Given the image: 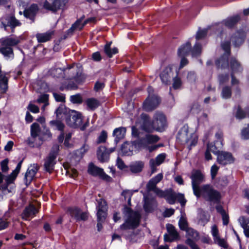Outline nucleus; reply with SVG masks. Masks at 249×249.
<instances>
[{
	"mask_svg": "<svg viewBox=\"0 0 249 249\" xmlns=\"http://www.w3.org/2000/svg\"><path fill=\"white\" fill-rule=\"evenodd\" d=\"M30 132L31 136L27 139V142L31 147L39 146L44 141L50 139L52 137V134L48 130L43 134L39 125L36 123L31 125Z\"/></svg>",
	"mask_w": 249,
	"mask_h": 249,
	"instance_id": "obj_3",
	"label": "nucleus"
},
{
	"mask_svg": "<svg viewBox=\"0 0 249 249\" xmlns=\"http://www.w3.org/2000/svg\"><path fill=\"white\" fill-rule=\"evenodd\" d=\"M235 116L237 119H242L246 116V113L239 107L236 111Z\"/></svg>",
	"mask_w": 249,
	"mask_h": 249,
	"instance_id": "obj_58",
	"label": "nucleus"
},
{
	"mask_svg": "<svg viewBox=\"0 0 249 249\" xmlns=\"http://www.w3.org/2000/svg\"><path fill=\"white\" fill-rule=\"evenodd\" d=\"M80 210L78 208H70L68 210V213L72 217H74L76 220L79 216L80 214Z\"/></svg>",
	"mask_w": 249,
	"mask_h": 249,
	"instance_id": "obj_42",
	"label": "nucleus"
},
{
	"mask_svg": "<svg viewBox=\"0 0 249 249\" xmlns=\"http://www.w3.org/2000/svg\"><path fill=\"white\" fill-rule=\"evenodd\" d=\"M181 85V81L179 78L176 76L173 79V87L174 89H178Z\"/></svg>",
	"mask_w": 249,
	"mask_h": 249,
	"instance_id": "obj_60",
	"label": "nucleus"
},
{
	"mask_svg": "<svg viewBox=\"0 0 249 249\" xmlns=\"http://www.w3.org/2000/svg\"><path fill=\"white\" fill-rule=\"evenodd\" d=\"M240 19L239 15L229 18L223 21V24L228 27L233 26Z\"/></svg>",
	"mask_w": 249,
	"mask_h": 249,
	"instance_id": "obj_35",
	"label": "nucleus"
},
{
	"mask_svg": "<svg viewBox=\"0 0 249 249\" xmlns=\"http://www.w3.org/2000/svg\"><path fill=\"white\" fill-rule=\"evenodd\" d=\"M180 203L182 206L185 205L186 200L184 198V196L182 194H176V200Z\"/></svg>",
	"mask_w": 249,
	"mask_h": 249,
	"instance_id": "obj_62",
	"label": "nucleus"
},
{
	"mask_svg": "<svg viewBox=\"0 0 249 249\" xmlns=\"http://www.w3.org/2000/svg\"><path fill=\"white\" fill-rule=\"evenodd\" d=\"M107 132L105 130L102 131L101 133L97 138L96 143L97 144H99L106 142L107 139Z\"/></svg>",
	"mask_w": 249,
	"mask_h": 249,
	"instance_id": "obj_48",
	"label": "nucleus"
},
{
	"mask_svg": "<svg viewBox=\"0 0 249 249\" xmlns=\"http://www.w3.org/2000/svg\"><path fill=\"white\" fill-rule=\"evenodd\" d=\"M191 178L194 194L198 195V190L201 187L199 185L204 181V176L200 171L196 170L192 173Z\"/></svg>",
	"mask_w": 249,
	"mask_h": 249,
	"instance_id": "obj_8",
	"label": "nucleus"
},
{
	"mask_svg": "<svg viewBox=\"0 0 249 249\" xmlns=\"http://www.w3.org/2000/svg\"><path fill=\"white\" fill-rule=\"evenodd\" d=\"M56 162L55 156L52 154H49L44 160V166L45 170L49 173H51L54 169V165Z\"/></svg>",
	"mask_w": 249,
	"mask_h": 249,
	"instance_id": "obj_23",
	"label": "nucleus"
},
{
	"mask_svg": "<svg viewBox=\"0 0 249 249\" xmlns=\"http://www.w3.org/2000/svg\"><path fill=\"white\" fill-rule=\"evenodd\" d=\"M190 51L191 43L187 42L178 49V55L180 57H185L189 54Z\"/></svg>",
	"mask_w": 249,
	"mask_h": 249,
	"instance_id": "obj_32",
	"label": "nucleus"
},
{
	"mask_svg": "<svg viewBox=\"0 0 249 249\" xmlns=\"http://www.w3.org/2000/svg\"><path fill=\"white\" fill-rule=\"evenodd\" d=\"M247 31V28L244 27L238 30L232 36L231 40L235 47H238L243 43Z\"/></svg>",
	"mask_w": 249,
	"mask_h": 249,
	"instance_id": "obj_13",
	"label": "nucleus"
},
{
	"mask_svg": "<svg viewBox=\"0 0 249 249\" xmlns=\"http://www.w3.org/2000/svg\"><path fill=\"white\" fill-rule=\"evenodd\" d=\"M172 75L173 72L171 68L167 67L161 73L160 77L162 83L168 84Z\"/></svg>",
	"mask_w": 249,
	"mask_h": 249,
	"instance_id": "obj_29",
	"label": "nucleus"
},
{
	"mask_svg": "<svg viewBox=\"0 0 249 249\" xmlns=\"http://www.w3.org/2000/svg\"><path fill=\"white\" fill-rule=\"evenodd\" d=\"M88 172L89 174L93 176H98L103 179L109 180L111 178L107 175L102 168H99L93 163H90L89 165Z\"/></svg>",
	"mask_w": 249,
	"mask_h": 249,
	"instance_id": "obj_14",
	"label": "nucleus"
},
{
	"mask_svg": "<svg viewBox=\"0 0 249 249\" xmlns=\"http://www.w3.org/2000/svg\"><path fill=\"white\" fill-rule=\"evenodd\" d=\"M38 170V166L37 164H33L28 167L24 177L26 185H28L31 182Z\"/></svg>",
	"mask_w": 249,
	"mask_h": 249,
	"instance_id": "obj_19",
	"label": "nucleus"
},
{
	"mask_svg": "<svg viewBox=\"0 0 249 249\" xmlns=\"http://www.w3.org/2000/svg\"><path fill=\"white\" fill-rule=\"evenodd\" d=\"M27 108L28 110L34 113H37L39 111V107L32 103L29 104Z\"/></svg>",
	"mask_w": 249,
	"mask_h": 249,
	"instance_id": "obj_55",
	"label": "nucleus"
},
{
	"mask_svg": "<svg viewBox=\"0 0 249 249\" xmlns=\"http://www.w3.org/2000/svg\"><path fill=\"white\" fill-rule=\"evenodd\" d=\"M126 129L124 127H119L114 129L113 134L115 137V142L117 143L120 140L123 139L125 134Z\"/></svg>",
	"mask_w": 249,
	"mask_h": 249,
	"instance_id": "obj_34",
	"label": "nucleus"
},
{
	"mask_svg": "<svg viewBox=\"0 0 249 249\" xmlns=\"http://www.w3.org/2000/svg\"><path fill=\"white\" fill-rule=\"evenodd\" d=\"M110 45V43L107 44L104 48L105 53L109 57H112L113 54L118 53V49L116 48L111 49Z\"/></svg>",
	"mask_w": 249,
	"mask_h": 249,
	"instance_id": "obj_38",
	"label": "nucleus"
},
{
	"mask_svg": "<svg viewBox=\"0 0 249 249\" xmlns=\"http://www.w3.org/2000/svg\"><path fill=\"white\" fill-rule=\"evenodd\" d=\"M70 101L73 104H80L82 102V98L80 94L71 95Z\"/></svg>",
	"mask_w": 249,
	"mask_h": 249,
	"instance_id": "obj_52",
	"label": "nucleus"
},
{
	"mask_svg": "<svg viewBox=\"0 0 249 249\" xmlns=\"http://www.w3.org/2000/svg\"><path fill=\"white\" fill-rule=\"evenodd\" d=\"M177 139L182 144H187L190 149L197 142V136L195 133L190 132L188 125H184L179 131Z\"/></svg>",
	"mask_w": 249,
	"mask_h": 249,
	"instance_id": "obj_5",
	"label": "nucleus"
},
{
	"mask_svg": "<svg viewBox=\"0 0 249 249\" xmlns=\"http://www.w3.org/2000/svg\"><path fill=\"white\" fill-rule=\"evenodd\" d=\"M122 195L124 196L125 200L128 199V203L130 204L131 201V197L132 195V192L129 190H125L122 192Z\"/></svg>",
	"mask_w": 249,
	"mask_h": 249,
	"instance_id": "obj_59",
	"label": "nucleus"
},
{
	"mask_svg": "<svg viewBox=\"0 0 249 249\" xmlns=\"http://www.w3.org/2000/svg\"><path fill=\"white\" fill-rule=\"evenodd\" d=\"M69 72L71 73L70 78L74 79L75 82L79 84L82 82L84 77L82 73V68L79 65L73 64L69 68Z\"/></svg>",
	"mask_w": 249,
	"mask_h": 249,
	"instance_id": "obj_12",
	"label": "nucleus"
},
{
	"mask_svg": "<svg viewBox=\"0 0 249 249\" xmlns=\"http://www.w3.org/2000/svg\"><path fill=\"white\" fill-rule=\"evenodd\" d=\"M238 221L243 229L249 228V218L244 216H241L239 218Z\"/></svg>",
	"mask_w": 249,
	"mask_h": 249,
	"instance_id": "obj_45",
	"label": "nucleus"
},
{
	"mask_svg": "<svg viewBox=\"0 0 249 249\" xmlns=\"http://www.w3.org/2000/svg\"><path fill=\"white\" fill-rule=\"evenodd\" d=\"M207 32L208 29H206L198 31L196 35V40H198L206 36Z\"/></svg>",
	"mask_w": 249,
	"mask_h": 249,
	"instance_id": "obj_57",
	"label": "nucleus"
},
{
	"mask_svg": "<svg viewBox=\"0 0 249 249\" xmlns=\"http://www.w3.org/2000/svg\"><path fill=\"white\" fill-rule=\"evenodd\" d=\"M106 210H97V215L98 220L99 221H104L106 216Z\"/></svg>",
	"mask_w": 249,
	"mask_h": 249,
	"instance_id": "obj_54",
	"label": "nucleus"
},
{
	"mask_svg": "<svg viewBox=\"0 0 249 249\" xmlns=\"http://www.w3.org/2000/svg\"><path fill=\"white\" fill-rule=\"evenodd\" d=\"M159 98L155 95L148 96L143 104V107L145 110L149 111L155 109L160 104Z\"/></svg>",
	"mask_w": 249,
	"mask_h": 249,
	"instance_id": "obj_16",
	"label": "nucleus"
},
{
	"mask_svg": "<svg viewBox=\"0 0 249 249\" xmlns=\"http://www.w3.org/2000/svg\"><path fill=\"white\" fill-rule=\"evenodd\" d=\"M54 32L53 30H49L44 33H38L36 35V37L38 42H45L51 39Z\"/></svg>",
	"mask_w": 249,
	"mask_h": 249,
	"instance_id": "obj_26",
	"label": "nucleus"
},
{
	"mask_svg": "<svg viewBox=\"0 0 249 249\" xmlns=\"http://www.w3.org/2000/svg\"><path fill=\"white\" fill-rule=\"evenodd\" d=\"M221 47L224 53L219 59L216 61V65L219 68H227L229 66L228 57L230 54V42L229 41L222 42Z\"/></svg>",
	"mask_w": 249,
	"mask_h": 249,
	"instance_id": "obj_7",
	"label": "nucleus"
},
{
	"mask_svg": "<svg viewBox=\"0 0 249 249\" xmlns=\"http://www.w3.org/2000/svg\"><path fill=\"white\" fill-rule=\"evenodd\" d=\"M38 8L36 4H32L28 9L23 11L24 17L31 20V23L34 21L35 18L38 11Z\"/></svg>",
	"mask_w": 249,
	"mask_h": 249,
	"instance_id": "obj_21",
	"label": "nucleus"
},
{
	"mask_svg": "<svg viewBox=\"0 0 249 249\" xmlns=\"http://www.w3.org/2000/svg\"><path fill=\"white\" fill-rule=\"evenodd\" d=\"M137 144V142H124L121 147V152L124 156H131L133 154V151L135 150Z\"/></svg>",
	"mask_w": 249,
	"mask_h": 249,
	"instance_id": "obj_20",
	"label": "nucleus"
},
{
	"mask_svg": "<svg viewBox=\"0 0 249 249\" xmlns=\"http://www.w3.org/2000/svg\"><path fill=\"white\" fill-rule=\"evenodd\" d=\"M166 157V155L164 153H161L158 155L156 158L154 159V163L157 165H160L161 164L164 160Z\"/></svg>",
	"mask_w": 249,
	"mask_h": 249,
	"instance_id": "obj_50",
	"label": "nucleus"
},
{
	"mask_svg": "<svg viewBox=\"0 0 249 249\" xmlns=\"http://www.w3.org/2000/svg\"><path fill=\"white\" fill-rule=\"evenodd\" d=\"M219 167H217L216 165L214 164L213 165L211 168V175L212 177V179H213L218 171Z\"/></svg>",
	"mask_w": 249,
	"mask_h": 249,
	"instance_id": "obj_64",
	"label": "nucleus"
},
{
	"mask_svg": "<svg viewBox=\"0 0 249 249\" xmlns=\"http://www.w3.org/2000/svg\"><path fill=\"white\" fill-rule=\"evenodd\" d=\"M217 160L219 164L226 165L233 163L234 159L231 153L221 151L217 155Z\"/></svg>",
	"mask_w": 249,
	"mask_h": 249,
	"instance_id": "obj_17",
	"label": "nucleus"
},
{
	"mask_svg": "<svg viewBox=\"0 0 249 249\" xmlns=\"http://www.w3.org/2000/svg\"><path fill=\"white\" fill-rule=\"evenodd\" d=\"M97 210H107V203L106 201L102 199H100L98 201Z\"/></svg>",
	"mask_w": 249,
	"mask_h": 249,
	"instance_id": "obj_56",
	"label": "nucleus"
},
{
	"mask_svg": "<svg viewBox=\"0 0 249 249\" xmlns=\"http://www.w3.org/2000/svg\"><path fill=\"white\" fill-rule=\"evenodd\" d=\"M1 28L5 30H7V28L10 27L12 32H14V28L20 25L21 23L13 16L6 15L1 18Z\"/></svg>",
	"mask_w": 249,
	"mask_h": 249,
	"instance_id": "obj_9",
	"label": "nucleus"
},
{
	"mask_svg": "<svg viewBox=\"0 0 249 249\" xmlns=\"http://www.w3.org/2000/svg\"><path fill=\"white\" fill-rule=\"evenodd\" d=\"M85 25L84 22L83 23H81V19L78 20L72 25L70 30H71L72 32L76 30H81Z\"/></svg>",
	"mask_w": 249,
	"mask_h": 249,
	"instance_id": "obj_46",
	"label": "nucleus"
},
{
	"mask_svg": "<svg viewBox=\"0 0 249 249\" xmlns=\"http://www.w3.org/2000/svg\"><path fill=\"white\" fill-rule=\"evenodd\" d=\"M178 225L181 230L186 231L188 228V224L185 218L181 216L178 221Z\"/></svg>",
	"mask_w": 249,
	"mask_h": 249,
	"instance_id": "obj_47",
	"label": "nucleus"
},
{
	"mask_svg": "<svg viewBox=\"0 0 249 249\" xmlns=\"http://www.w3.org/2000/svg\"><path fill=\"white\" fill-rule=\"evenodd\" d=\"M68 1L69 0H53L51 4L46 1L43 4V7L47 10L55 12L58 10H64Z\"/></svg>",
	"mask_w": 249,
	"mask_h": 249,
	"instance_id": "obj_10",
	"label": "nucleus"
},
{
	"mask_svg": "<svg viewBox=\"0 0 249 249\" xmlns=\"http://www.w3.org/2000/svg\"><path fill=\"white\" fill-rule=\"evenodd\" d=\"M168 234L164 235V239L166 242H172L179 238V234L175 227L171 224L166 225Z\"/></svg>",
	"mask_w": 249,
	"mask_h": 249,
	"instance_id": "obj_18",
	"label": "nucleus"
},
{
	"mask_svg": "<svg viewBox=\"0 0 249 249\" xmlns=\"http://www.w3.org/2000/svg\"><path fill=\"white\" fill-rule=\"evenodd\" d=\"M163 178V175L161 173L158 174L155 177L151 178L146 185L147 190H151L157 188V184Z\"/></svg>",
	"mask_w": 249,
	"mask_h": 249,
	"instance_id": "obj_28",
	"label": "nucleus"
},
{
	"mask_svg": "<svg viewBox=\"0 0 249 249\" xmlns=\"http://www.w3.org/2000/svg\"><path fill=\"white\" fill-rule=\"evenodd\" d=\"M86 104L88 108L91 110H95L100 105L99 101L94 98L87 99L86 101Z\"/></svg>",
	"mask_w": 249,
	"mask_h": 249,
	"instance_id": "obj_33",
	"label": "nucleus"
},
{
	"mask_svg": "<svg viewBox=\"0 0 249 249\" xmlns=\"http://www.w3.org/2000/svg\"><path fill=\"white\" fill-rule=\"evenodd\" d=\"M213 240L214 242L217 244L219 246L224 248H227V244L224 239L220 238V237H216V239H214Z\"/></svg>",
	"mask_w": 249,
	"mask_h": 249,
	"instance_id": "obj_53",
	"label": "nucleus"
},
{
	"mask_svg": "<svg viewBox=\"0 0 249 249\" xmlns=\"http://www.w3.org/2000/svg\"><path fill=\"white\" fill-rule=\"evenodd\" d=\"M186 244L188 245L192 249H200L199 248L196 244L194 241L188 238L185 241Z\"/></svg>",
	"mask_w": 249,
	"mask_h": 249,
	"instance_id": "obj_61",
	"label": "nucleus"
},
{
	"mask_svg": "<svg viewBox=\"0 0 249 249\" xmlns=\"http://www.w3.org/2000/svg\"><path fill=\"white\" fill-rule=\"evenodd\" d=\"M230 66L231 70V84L235 85L238 84V81L235 78L234 74L241 72L243 68L240 63L234 58H232L231 60Z\"/></svg>",
	"mask_w": 249,
	"mask_h": 249,
	"instance_id": "obj_15",
	"label": "nucleus"
},
{
	"mask_svg": "<svg viewBox=\"0 0 249 249\" xmlns=\"http://www.w3.org/2000/svg\"><path fill=\"white\" fill-rule=\"evenodd\" d=\"M69 117L66 118V123L70 126L77 127L81 125L82 119V115L80 112L72 110Z\"/></svg>",
	"mask_w": 249,
	"mask_h": 249,
	"instance_id": "obj_11",
	"label": "nucleus"
},
{
	"mask_svg": "<svg viewBox=\"0 0 249 249\" xmlns=\"http://www.w3.org/2000/svg\"><path fill=\"white\" fill-rule=\"evenodd\" d=\"M231 89L229 86L223 88L221 91V96L223 98L228 99L231 97Z\"/></svg>",
	"mask_w": 249,
	"mask_h": 249,
	"instance_id": "obj_43",
	"label": "nucleus"
},
{
	"mask_svg": "<svg viewBox=\"0 0 249 249\" xmlns=\"http://www.w3.org/2000/svg\"><path fill=\"white\" fill-rule=\"evenodd\" d=\"M241 137L244 140L249 139V124L243 127L241 130Z\"/></svg>",
	"mask_w": 249,
	"mask_h": 249,
	"instance_id": "obj_51",
	"label": "nucleus"
},
{
	"mask_svg": "<svg viewBox=\"0 0 249 249\" xmlns=\"http://www.w3.org/2000/svg\"><path fill=\"white\" fill-rule=\"evenodd\" d=\"M159 140V138L157 135L147 134L140 141V144L146 146V144H150L155 143Z\"/></svg>",
	"mask_w": 249,
	"mask_h": 249,
	"instance_id": "obj_27",
	"label": "nucleus"
},
{
	"mask_svg": "<svg viewBox=\"0 0 249 249\" xmlns=\"http://www.w3.org/2000/svg\"><path fill=\"white\" fill-rule=\"evenodd\" d=\"M129 167L132 173H139L142 171L144 167V162L142 161H135L131 163Z\"/></svg>",
	"mask_w": 249,
	"mask_h": 249,
	"instance_id": "obj_31",
	"label": "nucleus"
},
{
	"mask_svg": "<svg viewBox=\"0 0 249 249\" xmlns=\"http://www.w3.org/2000/svg\"><path fill=\"white\" fill-rule=\"evenodd\" d=\"M186 231L187 233V236H188L187 239L188 238L190 239L191 238H192V240H193V241L197 240L198 239L199 234L197 231H196V230H194L192 228H189Z\"/></svg>",
	"mask_w": 249,
	"mask_h": 249,
	"instance_id": "obj_39",
	"label": "nucleus"
},
{
	"mask_svg": "<svg viewBox=\"0 0 249 249\" xmlns=\"http://www.w3.org/2000/svg\"><path fill=\"white\" fill-rule=\"evenodd\" d=\"M142 121V128L146 132H151L154 129L162 131L166 125V119L165 115L160 112L155 113L151 122L148 116L142 113L141 116Z\"/></svg>",
	"mask_w": 249,
	"mask_h": 249,
	"instance_id": "obj_2",
	"label": "nucleus"
},
{
	"mask_svg": "<svg viewBox=\"0 0 249 249\" xmlns=\"http://www.w3.org/2000/svg\"><path fill=\"white\" fill-rule=\"evenodd\" d=\"M50 124L56 129L62 131L64 127V124L60 121L53 120L50 122Z\"/></svg>",
	"mask_w": 249,
	"mask_h": 249,
	"instance_id": "obj_44",
	"label": "nucleus"
},
{
	"mask_svg": "<svg viewBox=\"0 0 249 249\" xmlns=\"http://www.w3.org/2000/svg\"><path fill=\"white\" fill-rule=\"evenodd\" d=\"M165 199L170 204H174L176 200V193L173 192L171 190H167Z\"/></svg>",
	"mask_w": 249,
	"mask_h": 249,
	"instance_id": "obj_37",
	"label": "nucleus"
},
{
	"mask_svg": "<svg viewBox=\"0 0 249 249\" xmlns=\"http://www.w3.org/2000/svg\"><path fill=\"white\" fill-rule=\"evenodd\" d=\"M20 36H10L0 39V43L1 47L0 48V53L4 57L8 59H12L14 57L12 47L18 45L20 42Z\"/></svg>",
	"mask_w": 249,
	"mask_h": 249,
	"instance_id": "obj_4",
	"label": "nucleus"
},
{
	"mask_svg": "<svg viewBox=\"0 0 249 249\" xmlns=\"http://www.w3.org/2000/svg\"><path fill=\"white\" fill-rule=\"evenodd\" d=\"M148 192L153 191L158 196L160 197H164L165 198L166 196V194L167 193V190L165 191H163L162 190L158 188H155V189H151L147 190Z\"/></svg>",
	"mask_w": 249,
	"mask_h": 249,
	"instance_id": "obj_49",
	"label": "nucleus"
},
{
	"mask_svg": "<svg viewBox=\"0 0 249 249\" xmlns=\"http://www.w3.org/2000/svg\"><path fill=\"white\" fill-rule=\"evenodd\" d=\"M9 212L5 213L4 217L0 219V230L5 229L8 225L9 222L7 221V217H9Z\"/></svg>",
	"mask_w": 249,
	"mask_h": 249,
	"instance_id": "obj_40",
	"label": "nucleus"
},
{
	"mask_svg": "<svg viewBox=\"0 0 249 249\" xmlns=\"http://www.w3.org/2000/svg\"><path fill=\"white\" fill-rule=\"evenodd\" d=\"M22 161L23 160H21L20 161L18 162V163L17 165L16 169L12 172V173L10 174L9 177L7 178V182L10 183L16 178L21 169Z\"/></svg>",
	"mask_w": 249,
	"mask_h": 249,
	"instance_id": "obj_36",
	"label": "nucleus"
},
{
	"mask_svg": "<svg viewBox=\"0 0 249 249\" xmlns=\"http://www.w3.org/2000/svg\"><path fill=\"white\" fill-rule=\"evenodd\" d=\"M37 212L38 211L36 207L32 204H30L24 209L21 214L22 218L25 220H29L33 218Z\"/></svg>",
	"mask_w": 249,
	"mask_h": 249,
	"instance_id": "obj_22",
	"label": "nucleus"
},
{
	"mask_svg": "<svg viewBox=\"0 0 249 249\" xmlns=\"http://www.w3.org/2000/svg\"><path fill=\"white\" fill-rule=\"evenodd\" d=\"M109 153L105 146H100L97 151L98 160L102 162H106L109 159Z\"/></svg>",
	"mask_w": 249,
	"mask_h": 249,
	"instance_id": "obj_25",
	"label": "nucleus"
},
{
	"mask_svg": "<svg viewBox=\"0 0 249 249\" xmlns=\"http://www.w3.org/2000/svg\"><path fill=\"white\" fill-rule=\"evenodd\" d=\"M144 203L143 208L147 213H150L153 211L157 206V203L155 199H149L147 196L144 195Z\"/></svg>",
	"mask_w": 249,
	"mask_h": 249,
	"instance_id": "obj_24",
	"label": "nucleus"
},
{
	"mask_svg": "<svg viewBox=\"0 0 249 249\" xmlns=\"http://www.w3.org/2000/svg\"><path fill=\"white\" fill-rule=\"evenodd\" d=\"M201 53V47L198 42H196L191 51L193 57L199 55Z\"/></svg>",
	"mask_w": 249,
	"mask_h": 249,
	"instance_id": "obj_41",
	"label": "nucleus"
},
{
	"mask_svg": "<svg viewBox=\"0 0 249 249\" xmlns=\"http://www.w3.org/2000/svg\"><path fill=\"white\" fill-rule=\"evenodd\" d=\"M222 145L223 143L221 141H216L214 143L212 142L208 143L207 149L213 154L218 155V153H220L218 149L221 148Z\"/></svg>",
	"mask_w": 249,
	"mask_h": 249,
	"instance_id": "obj_30",
	"label": "nucleus"
},
{
	"mask_svg": "<svg viewBox=\"0 0 249 249\" xmlns=\"http://www.w3.org/2000/svg\"><path fill=\"white\" fill-rule=\"evenodd\" d=\"M123 213L124 215V222L122 224L120 229L122 231V235L126 239H129L133 234V230L138 227L141 218L140 213L133 211L130 208L124 207Z\"/></svg>",
	"mask_w": 249,
	"mask_h": 249,
	"instance_id": "obj_1",
	"label": "nucleus"
},
{
	"mask_svg": "<svg viewBox=\"0 0 249 249\" xmlns=\"http://www.w3.org/2000/svg\"><path fill=\"white\" fill-rule=\"evenodd\" d=\"M198 195H195L198 198L202 196L204 199L214 203H218L221 198L220 193L215 190L212 185L205 184L201 186L198 190Z\"/></svg>",
	"mask_w": 249,
	"mask_h": 249,
	"instance_id": "obj_6",
	"label": "nucleus"
},
{
	"mask_svg": "<svg viewBox=\"0 0 249 249\" xmlns=\"http://www.w3.org/2000/svg\"><path fill=\"white\" fill-rule=\"evenodd\" d=\"M211 232L213 236V240L216 239V237H219L218 234V230L215 225H214L212 227Z\"/></svg>",
	"mask_w": 249,
	"mask_h": 249,
	"instance_id": "obj_63",
	"label": "nucleus"
}]
</instances>
